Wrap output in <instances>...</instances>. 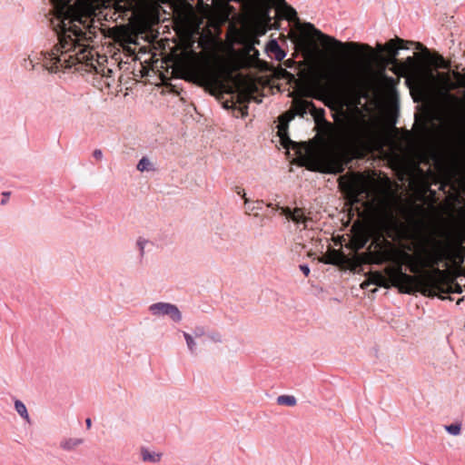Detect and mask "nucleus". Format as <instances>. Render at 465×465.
Segmentation results:
<instances>
[{"label":"nucleus","mask_w":465,"mask_h":465,"mask_svg":"<svg viewBox=\"0 0 465 465\" xmlns=\"http://www.w3.org/2000/svg\"><path fill=\"white\" fill-rule=\"evenodd\" d=\"M115 9L118 12L125 13L133 10V4L132 3H123L117 2L115 4Z\"/></svg>","instance_id":"nucleus-32"},{"label":"nucleus","mask_w":465,"mask_h":465,"mask_svg":"<svg viewBox=\"0 0 465 465\" xmlns=\"http://www.w3.org/2000/svg\"><path fill=\"white\" fill-rule=\"evenodd\" d=\"M266 52L269 53L275 60L282 61L285 58L286 53L279 45L275 39L270 40L266 45Z\"/></svg>","instance_id":"nucleus-15"},{"label":"nucleus","mask_w":465,"mask_h":465,"mask_svg":"<svg viewBox=\"0 0 465 465\" xmlns=\"http://www.w3.org/2000/svg\"><path fill=\"white\" fill-rule=\"evenodd\" d=\"M313 107V103L302 99H295L293 101V109L296 114L304 116L308 112H311Z\"/></svg>","instance_id":"nucleus-16"},{"label":"nucleus","mask_w":465,"mask_h":465,"mask_svg":"<svg viewBox=\"0 0 465 465\" xmlns=\"http://www.w3.org/2000/svg\"><path fill=\"white\" fill-rule=\"evenodd\" d=\"M301 30V47L308 54H314L318 52V48L312 43V38H316L323 49L330 53L332 56H347L354 54L358 56L361 64H370L373 60H378L379 55L386 52V43L377 44L375 51L367 44H360L357 42H341L333 36L323 34L311 23H304L300 25Z\"/></svg>","instance_id":"nucleus-4"},{"label":"nucleus","mask_w":465,"mask_h":465,"mask_svg":"<svg viewBox=\"0 0 465 465\" xmlns=\"http://www.w3.org/2000/svg\"><path fill=\"white\" fill-rule=\"evenodd\" d=\"M365 285H368V282H363V283H361V288H364V287H365Z\"/></svg>","instance_id":"nucleus-42"},{"label":"nucleus","mask_w":465,"mask_h":465,"mask_svg":"<svg viewBox=\"0 0 465 465\" xmlns=\"http://www.w3.org/2000/svg\"><path fill=\"white\" fill-rule=\"evenodd\" d=\"M161 457L160 453L152 452L147 449L142 450V459L143 461L156 463L160 461Z\"/></svg>","instance_id":"nucleus-25"},{"label":"nucleus","mask_w":465,"mask_h":465,"mask_svg":"<svg viewBox=\"0 0 465 465\" xmlns=\"http://www.w3.org/2000/svg\"><path fill=\"white\" fill-rule=\"evenodd\" d=\"M15 409L16 412L28 423L31 422L30 416L28 414L26 406L20 400L15 401Z\"/></svg>","instance_id":"nucleus-26"},{"label":"nucleus","mask_w":465,"mask_h":465,"mask_svg":"<svg viewBox=\"0 0 465 465\" xmlns=\"http://www.w3.org/2000/svg\"><path fill=\"white\" fill-rule=\"evenodd\" d=\"M51 1L54 8L51 24L58 35L59 44L50 52H32L25 59L23 66L31 70L40 64L51 73L73 67L79 70L78 64L87 62L92 54L84 43V33L76 23H82L90 6L86 0Z\"/></svg>","instance_id":"nucleus-3"},{"label":"nucleus","mask_w":465,"mask_h":465,"mask_svg":"<svg viewBox=\"0 0 465 465\" xmlns=\"http://www.w3.org/2000/svg\"><path fill=\"white\" fill-rule=\"evenodd\" d=\"M192 335L198 339V338L204 336V331L202 328H198L193 331V333Z\"/></svg>","instance_id":"nucleus-35"},{"label":"nucleus","mask_w":465,"mask_h":465,"mask_svg":"<svg viewBox=\"0 0 465 465\" xmlns=\"http://www.w3.org/2000/svg\"><path fill=\"white\" fill-rule=\"evenodd\" d=\"M207 337H208V339H210L211 341H217V342L222 341L221 337L217 334H209Z\"/></svg>","instance_id":"nucleus-37"},{"label":"nucleus","mask_w":465,"mask_h":465,"mask_svg":"<svg viewBox=\"0 0 465 465\" xmlns=\"http://www.w3.org/2000/svg\"><path fill=\"white\" fill-rule=\"evenodd\" d=\"M137 170L143 173V172H153L155 170L154 164L148 157H143L140 159V161L137 163L136 166Z\"/></svg>","instance_id":"nucleus-24"},{"label":"nucleus","mask_w":465,"mask_h":465,"mask_svg":"<svg viewBox=\"0 0 465 465\" xmlns=\"http://www.w3.org/2000/svg\"><path fill=\"white\" fill-rule=\"evenodd\" d=\"M369 240V236L365 232L355 233L352 238V245L355 250H360L365 246Z\"/></svg>","instance_id":"nucleus-20"},{"label":"nucleus","mask_w":465,"mask_h":465,"mask_svg":"<svg viewBox=\"0 0 465 465\" xmlns=\"http://www.w3.org/2000/svg\"><path fill=\"white\" fill-rule=\"evenodd\" d=\"M292 63H293V62H292V60L289 59V60H286L284 64H285L287 66H289V67H290V66L292 65Z\"/></svg>","instance_id":"nucleus-39"},{"label":"nucleus","mask_w":465,"mask_h":465,"mask_svg":"<svg viewBox=\"0 0 465 465\" xmlns=\"http://www.w3.org/2000/svg\"><path fill=\"white\" fill-rule=\"evenodd\" d=\"M183 337L186 341V345L191 352H194L196 350V343H195V337H193L192 334L183 331Z\"/></svg>","instance_id":"nucleus-31"},{"label":"nucleus","mask_w":465,"mask_h":465,"mask_svg":"<svg viewBox=\"0 0 465 465\" xmlns=\"http://www.w3.org/2000/svg\"><path fill=\"white\" fill-rule=\"evenodd\" d=\"M114 37L124 50L134 53L130 47L131 45L137 43V32L134 28L123 26L117 29Z\"/></svg>","instance_id":"nucleus-13"},{"label":"nucleus","mask_w":465,"mask_h":465,"mask_svg":"<svg viewBox=\"0 0 465 465\" xmlns=\"http://www.w3.org/2000/svg\"><path fill=\"white\" fill-rule=\"evenodd\" d=\"M285 118V115H282L281 117V123L280 124L278 125V134L281 138V141H282V144L284 146V147H289V145L291 143H292V142L291 141V139L287 136V134H286V127H285V124L282 123V121L284 120Z\"/></svg>","instance_id":"nucleus-22"},{"label":"nucleus","mask_w":465,"mask_h":465,"mask_svg":"<svg viewBox=\"0 0 465 465\" xmlns=\"http://www.w3.org/2000/svg\"><path fill=\"white\" fill-rule=\"evenodd\" d=\"M239 194H242V198H244V203L246 206V213L249 214H254L258 215L259 212L262 208V201H255V202H250L245 196V193L242 191V193L239 192Z\"/></svg>","instance_id":"nucleus-19"},{"label":"nucleus","mask_w":465,"mask_h":465,"mask_svg":"<svg viewBox=\"0 0 465 465\" xmlns=\"http://www.w3.org/2000/svg\"><path fill=\"white\" fill-rule=\"evenodd\" d=\"M445 430L453 436H458L461 431V423L456 422L444 427Z\"/></svg>","instance_id":"nucleus-29"},{"label":"nucleus","mask_w":465,"mask_h":465,"mask_svg":"<svg viewBox=\"0 0 465 465\" xmlns=\"http://www.w3.org/2000/svg\"><path fill=\"white\" fill-rule=\"evenodd\" d=\"M297 401L292 395H281L277 398V403L280 405L294 406Z\"/></svg>","instance_id":"nucleus-28"},{"label":"nucleus","mask_w":465,"mask_h":465,"mask_svg":"<svg viewBox=\"0 0 465 465\" xmlns=\"http://www.w3.org/2000/svg\"><path fill=\"white\" fill-rule=\"evenodd\" d=\"M416 47H417V49H421L422 45L420 43H416Z\"/></svg>","instance_id":"nucleus-41"},{"label":"nucleus","mask_w":465,"mask_h":465,"mask_svg":"<svg viewBox=\"0 0 465 465\" xmlns=\"http://www.w3.org/2000/svg\"><path fill=\"white\" fill-rule=\"evenodd\" d=\"M93 156L97 160H102L104 157L103 152L100 149H95L93 153Z\"/></svg>","instance_id":"nucleus-34"},{"label":"nucleus","mask_w":465,"mask_h":465,"mask_svg":"<svg viewBox=\"0 0 465 465\" xmlns=\"http://www.w3.org/2000/svg\"><path fill=\"white\" fill-rule=\"evenodd\" d=\"M436 265L432 267H428L429 270L423 269L421 272L417 275L416 285H420L425 290L431 291L433 292H441V293H449V292H461V287L458 284H452L447 282V274L444 271L434 268Z\"/></svg>","instance_id":"nucleus-7"},{"label":"nucleus","mask_w":465,"mask_h":465,"mask_svg":"<svg viewBox=\"0 0 465 465\" xmlns=\"http://www.w3.org/2000/svg\"><path fill=\"white\" fill-rule=\"evenodd\" d=\"M390 71L400 77H406V83L412 93L416 94L419 88V77L425 75V69H421L418 61L413 56H408L403 62L398 61L394 67H389Z\"/></svg>","instance_id":"nucleus-8"},{"label":"nucleus","mask_w":465,"mask_h":465,"mask_svg":"<svg viewBox=\"0 0 465 465\" xmlns=\"http://www.w3.org/2000/svg\"><path fill=\"white\" fill-rule=\"evenodd\" d=\"M149 312L155 317H169L174 322L182 321V312L179 308L169 302H155L149 306Z\"/></svg>","instance_id":"nucleus-11"},{"label":"nucleus","mask_w":465,"mask_h":465,"mask_svg":"<svg viewBox=\"0 0 465 465\" xmlns=\"http://www.w3.org/2000/svg\"><path fill=\"white\" fill-rule=\"evenodd\" d=\"M85 424H86V428H87V429H90V428H91V426H92V420H91V419H90V418H87V419L85 420Z\"/></svg>","instance_id":"nucleus-38"},{"label":"nucleus","mask_w":465,"mask_h":465,"mask_svg":"<svg viewBox=\"0 0 465 465\" xmlns=\"http://www.w3.org/2000/svg\"><path fill=\"white\" fill-rule=\"evenodd\" d=\"M300 270L303 272L305 276H308L310 274V268L307 264L300 265Z\"/></svg>","instance_id":"nucleus-36"},{"label":"nucleus","mask_w":465,"mask_h":465,"mask_svg":"<svg viewBox=\"0 0 465 465\" xmlns=\"http://www.w3.org/2000/svg\"><path fill=\"white\" fill-rule=\"evenodd\" d=\"M274 6L278 15L290 22L299 23L296 10L288 5L285 0H264V9Z\"/></svg>","instance_id":"nucleus-12"},{"label":"nucleus","mask_w":465,"mask_h":465,"mask_svg":"<svg viewBox=\"0 0 465 465\" xmlns=\"http://www.w3.org/2000/svg\"><path fill=\"white\" fill-rule=\"evenodd\" d=\"M322 79L332 80V78H331V77H330V75H329V74H323V75L322 76Z\"/></svg>","instance_id":"nucleus-40"},{"label":"nucleus","mask_w":465,"mask_h":465,"mask_svg":"<svg viewBox=\"0 0 465 465\" xmlns=\"http://www.w3.org/2000/svg\"><path fill=\"white\" fill-rule=\"evenodd\" d=\"M388 282H390L389 278L386 279L381 272H373L371 276V282L375 284V285H378V286H381V287H388L389 286V283Z\"/></svg>","instance_id":"nucleus-27"},{"label":"nucleus","mask_w":465,"mask_h":465,"mask_svg":"<svg viewBox=\"0 0 465 465\" xmlns=\"http://www.w3.org/2000/svg\"><path fill=\"white\" fill-rule=\"evenodd\" d=\"M321 262L327 264L339 265L345 262V256L339 251L332 250L325 258L322 259Z\"/></svg>","instance_id":"nucleus-18"},{"label":"nucleus","mask_w":465,"mask_h":465,"mask_svg":"<svg viewBox=\"0 0 465 465\" xmlns=\"http://www.w3.org/2000/svg\"><path fill=\"white\" fill-rule=\"evenodd\" d=\"M229 2L240 3L245 9L263 8L264 5V0H227L226 2H219L215 5V9L223 21L228 20L232 12L233 7L229 5Z\"/></svg>","instance_id":"nucleus-10"},{"label":"nucleus","mask_w":465,"mask_h":465,"mask_svg":"<svg viewBox=\"0 0 465 465\" xmlns=\"http://www.w3.org/2000/svg\"><path fill=\"white\" fill-rule=\"evenodd\" d=\"M277 209L281 210L282 213L287 218L292 220L297 226H302V229L308 227V222L311 218L305 215L303 209L294 208L292 210L289 207H281L277 205Z\"/></svg>","instance_id":"nucleus-14"},{"label":"nucleus","mask_w":465,"mask_h":465,"mask_svg":"<svg viewBox=\"0 0 465 465\" xmlns=\"http://www.w3.org/2000/svg\"><path fill=\"white\" fill-rule=\"evenodd\" d=\"M84 440L78 438H69L61 441L60 446L64 450H73L77 446L83 444Z\"/></svg>","instance_id":"nucleus-23"},{"label":"nucleus","mask_w":465,"mask_h":465,"mask_svg":"<svg viewBox=\"0 0 465 465\" xmlns=\"http://www.w3.org/2000/svg\"><path fill=\"white\" fill-rule=\"evenodd\" d=\"M451 76L455 79L454 84L459 87H465V75L457 71L451 72Z\"/></svg>","instance_id":"nucleus-30"},{"label":"nucleus","mask_w":465,"mask_h":465,"mask_svg":"<svg viewBox=\"0 0 465 465\" xmlns=\"http://www.w3.org/2000/svg\"><path fill=\"white\" fill-rule=\"evenodd\" d=\"M312 97L331 109H340L334 114V124L325 119L323 108L313 104L310 114L320 132L329 136L334 147L320 152L316 163L321 172L341 173L353 159L383 146V137L377 124L359 111L361 99L365 96L363 81L355 72L343 71L342 77L331 84H322L320 78L312 83Z\"/></svg>","instance_id":"nucleus-1"},{"label":"nucleus","mask_w":465,"mask_h":465,"mask_svg":"<svg viewBox=\"0 0 465 465\" xmlns=\"http://www.w3.org/2000/svg\"><path fill=\"white\" fill-rule=\"evenodd\" d=\"M412 42L403 40L401 38L396 37L386 42V52L384 55H379V62L382 68L386 67H394L399 59L398 55L400 50H407L410 48V45H412Z\"/></svg>","instance_id":"nucleus-9"},{"label":"nucleus","mask_w":465,"mask_h":465,"mask_svg":"<svg viewBox=\"0 0 465 465\" xmlns=\"http://www.w3.org/2000/svg\"><path fill=\"white\" fill-rule=\"evenodd\" d=\"M339 185L353 204L363 197L364 212L379 236L386 234L392 240H411L404 250H397L391 243L384 240L386 248L371 253L370 262L381 264L391 262L384 272L390 282L406 293H411L416 285L417 276L409 275L402 271L405 264L412 273L419 275L423 269L439 265L441 262L450 259V246L448 242L430 235L413 236L395 214L393 203L386 197H375L369 201L371 181L361 173L344 174L339 179Z\"/></svg>","instance_id":"nucleus-2"},{"label":"nucleus","mask_w":465,"mask_h":465,"mask_svg":"<svg viewBox=\"0 0 465 465\" xmlns=\"http://www.w3.org/2000/svg\"><path fill=\"white\" fill-rule=\"evenodd\" d=\"M147 243H148V241L144 238L140 237L137 239L136 245L140 251L141 256L144 255V249H145Z\"/></svg>","instance_id":"nucleus-33"},{"label":"nucleus","mask_w":465,"mask_h":465,"mask_svg":"<svg viewBox=\"0 0 465 465\" xmlns=\"http://www.w3.org/2000/svg\"><path fill=\"white\" fill-rule=\"evenodd\" d=\"M437 166L440 169L441 173V184L440 188H444L445 186L450 185L452 182V171L449 169L448 167L443 166V164L440 163V159L436 160Z\"/></svg>","instance_id":"nucleus-17"},{"label":"nucleus","mask_w":465,"mask_h":465,"mask_svg":"<svg viewBox=\"0 0 465 465\" xmlns=\"http://www.w3.org/2000/svg\"><path fill=\"white\" fill-rule=\"evenodd\" d=\"M457 85L451 79L450 73L434 74L431 69H425V75L419 77V88L416 93L415 101H423L430 98L432 94H438L442 97L457 102L458 98L450 94V91L456 90Z\"/></svg>","instance_id":"nucleus-6"},{"label":"nucleus","mask_w":465,"mask_h":465,"mask_svg":"<svg viewBox=\"0 0 465 465\" xmlns=\"http://www.w3.org/2000/svg\"><path fill=\"white\" fill-rule=\"evenodd\" d=\"M430 60L436 68L449 69L450 67V62L445 60L444 57L439 54L430 55Z\"/></svg>","instance_id":"nucleus-21"},{"label":"nucleus","mask_w":465,"mask_h":465,"mask_svg":"<svg viewBox=\"0 0 465 465\" xmlns=\"http://www.w3.org/2000/svg\"><path fill=\"white\" fill-rule=\"evenodd\" d=\"M181 77L202 86H213L219 82L217 69L209 60L195 53L185 54L176 63Z\"/></svg>","instance_id":"nucleus-5"}]
</instances>
